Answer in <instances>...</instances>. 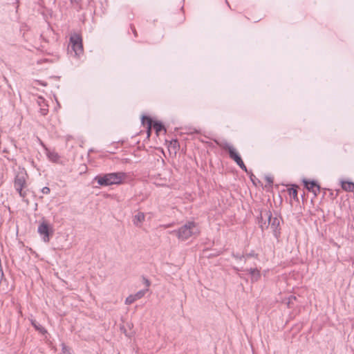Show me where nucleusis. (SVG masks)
Returning a JSON list of instances; mask_svg holds the SVG:
<instances>
[{
    "instance_id": "412c9836",
    "label": "nucleus",
    "mask_w": 354,
    "mask_h": 354,
    "mask_svg": "<svg viewBox=\"0 0 354 354\" xmlns=\"http://www.w3.org/2000/svg\"><path fill=\"white\" fill-rule=\"evenodd\" d=\"M50 192V189L49 187H44L42 189H41V192L44 194H48Z\"/></svg>"
},
{
    "instance_id": "6ab92c4d",
    "label": "nucleus",
    "mask_w": 354,
    "mask_h": 354,
    "mask_svg": "<svg viewBox=\"0 0 354 354\" xmlns=\"http://www.w3.org/2000/svg\"><path fill=\"white\" fill-rule=\"evenodd\" d=\"M289 194L294 199L297 198V191L296 189L291 188L289 189Z\"/></svg>"
},
{
    "instance_id": "2eb2a0df",
    "label": "nucleus",
    "mask_w": 354,
    "mask_h": 354,
    "mask_svg": "<svg viewBox=\"0 0 354 354\" xmlns=\"http://www.w3.org/2000/svg\"><path fill=\"white\" fill-rule=\"evenodd\" d=\"M244 255H245V261H246L247 259H248L249 258H251V257H254L255 259H259V254L254 251V250H251L250 252L248 253H244Z\"/></svg>"
},
{
    "instance_id": "9b49d317",
    "label": "nucleus",
    "mask_w": 354,
    "mask_h": 354,
    "mask_svg": "<svg viewBox=\"0 0 354 354\" xmlns=\"http://www.w3.org/2000/svg\"><path fill=\"white\" fill-rule=\"evenodd\" d=\"M145 219V215L143 212H139L133 217V223L136 227H140Z\"/></svg>"
},
{
    "instance_id": "0eeeda50",
    "label": "nucleus",
    "mask_w": 354,
    "mask_h": 354,
    "mask_svg": "<svg viewBox=\"0 0 354 354\" xmlns=\"http://www.w3.org/2000/svg\"><path fill=\"white\" fill-rule=\"evenodd\" d=\"M145 122H147L148 126V132H149V130L151 127L154 129L157 134H158L162 131H165V132H166V129L164 125L160 122L153 121L151 118L143 115L142 117V123L145 124Z\"/></svg>"
},
{
    "instance_id": "393cba45",
    "label": "nucleus",
    "mask_w": 354,
    "mask_h": 354,
    "mask_svg": "<svg viewBox=\"0 0 354 354\" xmlns=\"http://www.w3.org/2000/svg\"><path fill=\"white\" fill-rule=\"evenodd\" d=\"M266 180L270 184H272L273 183V180H272V177H266Z\"/></svg>"
},
{
    "instance_id": "bb28decb",
    "label": "nucleus",
    "mask_w": 354,
    "mask_h": 354,
    "mask_svg": "<svg viewBox=\"0 0 354 354\" xmlns=\"http://www.w3.org/2000/svg\"><path fill=\"white\" fill-rule=\"evenodd\" d=\"M171 224H168V225H163V227H164L165 228L169 227H171Z\"/></svg>"
},
{
    "instance_id": "6e6552de",
    "label": "nucleus",
    "mask_w": 354,
    "mask_h": 354,
    "mask_svg": "<svg viewBox=\"0 0 354 354\" xmlns=\"http://www.w3.org/2000/svg\"><path fill=\"white\" fill-rule=\"evenodd\" d=\"M221 147L224 150H227L229 153V156L232 159L236 164H239L242 161V159L239 154L236 152V149L232 145L228 142H224L220 144Z\"/></svg>"
},
{
    "instance_id": "4468645a",
    "label": "nucleus",
    "mask_w": 354,
    "mask_h": 354,
    "mask_svg": "<svg viewBox=\"0 0 354 354\" xmlns=\"http://www.w3.org/2000/svg\"><path fill=\"white\" fill-rule=\"evenodd\" d=\"M47 156H48V159L50 161L53 162H58V160H59V159L60 158L59 154L57 152L54 151H48Z\"/></svg>"
},
{
    "instance_id": "5701e85b",
    "label": "nucleus",
    "mask_w": 354,
    "mask_h": 354,
    "mask_svg": "<svg viewBox=\"0 0 354 354\" xmlns=\"http://www.w3.org/2000/svg\"><path fill=\"white\" fill-rule=\"evenodd\" d=\"M143 281L145 286H147V288L150 286L151 283L149 279H146L145 277H143Z\"/></svg>"
},
{
    "instance_id": "f8f14e48",
    "label": "nucleus",
    "mask_w": 354,
    "mask_h": 354,
    "mask_svg": "<svg viewBox=\"0 0 354 354\" xmlns=\"http://www.w3.org/2000/svg\"><path fill=\"white\" fill-rule=\"evenodd\" d=\"M31 325L35 328V329L40 333L42 335H46L48 332L47 330L42 326L41 324L37 322L35 319H30Z\"/></svg>"
},
{
    "instance_id": "dca6fc26",
    "label": "nucleus",
    "mask_w": 354,
    "mask_h": 354,
    "mask_svg": "<svg viewBox=\"0 0 354 354\" xmlns=\"http://www.w3.org/2000/svg\"><path fill=\"white\" fill-rule=\"evenodd\" d=\"M148 290L149 289L146 288L137 292L136 294L133 295L136 299L138 300L143 297Z\"/></svg>"
},
{
    "instance_id": "a878e982",
    "label": "nucleus",
    "mask_w": 354,
    "mask_h": 354,
    "mask_svg": "<svg viewBox=\"0 0 354 354\" xmlns=\"http://www.w3.org/2000/svg\"><path fill=\"white\" fill-rule=\"evenodd\" d=\"M296 299V297L295 296H290L289 297V301H288V306H290V304L292 299Z\"/></svg>"
},
{
    "instance_id": "b1692460",
    "label": "nucleus",
    "mask_w": 354,
    "mask_h": 354,
    "mask_svg": "<svg viewBox=\"0 0 354 354\" xmlns=\"http://www.w3.org/2000/svg\"><path fill=\"white\" fill-rule=\"evenodd\" d=\"M48 109H41V113L42 115H45L47 114Z\"/></svg>"
},
{
    "instance_id": "f257e3e1",
    "label": "nucleus",
    "mask_w": 354,
    "mask_h": 354,
    "mask_svg": "<svg viewBox=\"0 0 354 354\" xmlns=\"http://www.w3.org/2000/svg\"><path fill=\"white\" fill-rule=\"evenodd\" d=\"M169 233L175 235L179 241H185L192 236L199 234L198 224L194 221H187L177 230L169 231Z\"/></svg>"
},
{
    "instance_id": "1a4fd4ad",
    "label": "nucleus",
    "mask_w": 354,
    "mask_h": 354,
    "mask_svg": "<svg viewBox=\"0 0 354 354\" xmlns=\"http://www.w3.org/2000/svg\"><path fill=\"white\" fill-rule=\"evenodd\" d=\"M305 187L310 192H313L315 196H317L320 191V186L315 180H303Z\"/></svg>"
},
{
    "instance_id": "4be33fe9",
    "label": "nucleus",
    "mask_w": 354,
    "mask_h": 354,
    "mask_svg": "<svg viewBox=\"0 0 354 354\" xmlns=\"http://www.w3.org/2000/svg\"><path fill=\"white\" fill-rule=\"evenodd\" d=\"M62 350L64 353H66L69 351L68 347L64 343L62 344Z\"/></svg>"
},
{
    "instance_id": "423d86ee",
    "label": "nucleus",
    "mask_w": 354,
    "mask_h": 354,
    "mask_svg": "<svg viewBox=\"0 0 354 354\" xmlns=\"http://www.w3.org/2000/svg\"><path fill=\"white\" fill-rule=\"evenodd\" d=\"M37 232L41 236L44 242L48 243L50 241V235L53 233L52 227L44 219L39 225Z\"/></svg>"
},
{
    "instance_id": "aec40b11",
    "label": "nucleus",
    "mask_w": 354,
    "mask_h": 354,
    "mask_svg": "<svg viewBox=\"0 0 354 354\" xmlns=\"http://www.w3.org/2000/svg\"><path fill=\"white\" fill-rule=\"evenodd\" d=\"M239 167L243 169V171L248 172V170H247V167L245 165L243 161L242 160L241 162H239V164H237Z\"/></svg>"
},
{
    "instance_id": "cd10ccee",
    "label": "nucleus",
    "mask_w": 354,
    "mask_h": 354,
    "mask_svg": "<svg viewBox=\"0 0 354 354\" xmlns=\"http://www.w3.org/2000/svg\"><path fill=\"white\" fill-rule=\"evenodd\" d=\"M233 269H234V270H236V272H238V271H240V270H241V269H239V268H237V267H234V268H233Z\"/></svg>"
},
{
    "instance_id": "c85d7f7f",
    "label": "nucleus",
    "mask_w": 354,
    "mask_h": 354,
    "mask_svg": "<svg viewBox=\"0 0 354 354\" xmlns=\"http://www.w3.org/2000/svg\"><path fill=\"white\" fill-rule=\"evenodd\" d=\"M132 30H133V32L134 35H136V30H135L134 28H132Z\"/></svg>"
},
{
    "instance_id": "7ed1b4c3",
    "label": "nucleus",
    "mask_w": 354,
    "mask_h": 354,
    "mask_svg": "<svg viewBox=\"0 0 354 354\" xmlns=\"http://www.w3.org/2000/svg\"><path fill=\"white\" fill-rule=\"evenodd\" d=\"M68 53L75 58L80 59L84 54L82 37L77 33H73L70 37Z\"/></svg>"
},
{
    "instance_id": "ddd939ff",
    "label": "nucleus",
    "mask_w": 354,
    "mask_h": 354,
    "mask_svg": "<svg viewBox=\"0 0 354 354\" xmlns=\"http://www.w3.org/2000/svg\"><path fill=\"white\" fill-rule=\"evenodd\" d=\"M342 188L346 192H353L354 191V183L353 182L349 181H344L341 182Z\"/></svg>"
},
{
    "instance_id": "f3484780",
    "label": "nucleus",
    "mask_w": 354,
    "mask_h": 354,
    "mask_svg": "<svg viewBox=\"0 0 354 354\" xmlns=\"http://www.w3.org/2000/svg\"><path fill=\"white\" fill-rule=\"evenodd\" d=\"M136 301V299L134 295H130L129 296H128L126 298L125 304H127V305H130V304H133Z\"/></svg>"
},
{
    "instance_id": "20e7f679",
    "label": "nucleus",
    "mask_w": 354,
    "mask_h": 354,
    "mask_svg": "<svg viewBox=\"0 0 354 354\" xmlns=\"http://www.w3.org/2000/svg\"><path fill=\"white\" fill-rule=\"evenodd\" d=\"M264 215L268 218V223L267 224L266 221L263 223H261V221H259L260 227L263 230L265 228H268V226L270 225L273 230L274 237L278 238L280 235L279 219L277 217H272V213L270 210L265 211Z\"/></svg>"
},
{
    "instance_id": "a211bd4d",
    "label": "nucleus",
    "mask_w": 354,
    "mask_h": 354,
    "mask_svg": "<svg viewBox=\"0 0 354 354\" xmlns=\"http://www.w3.org/2000/svg\"><path fill=\"white\" fill-rule=\"evenodd\" d=\"M232 257H234V259H236L237 260H242L245 257L244 254H240L239 253H235L234 252H232Z\"/></svg>"
},
{
    "instance_id": "9d476101",
    "label": "nucleus",
    "mask_w": 354,
    "mask_h": 354,
    "mask_svg": "<svg viewBox=\"0 0 354 354\" xmlns=\"http://www.w3.org/2000/svg\"><path fill=\"white\" fill-rule=\"evenodd\" d=\"M245 272H248L251 277L252 282H256L259 280L261 278V272L260 270L257 268H251L249 269L245 270Z\"/></svg>"
},
{
    "instance_id": "39448f33",
    "label": "nucleus",
    "mask_w": 354,
    "mask_h": 354,
    "mask_svg": "<svg viewBox=\"0 0 354 354\" xmlns=\"http://www.w3.org/2000/svg\"><path fill=\"white\" fill-rule=\"evenodd\" d=\"M25 176L26 173L20 171L15 176L14 180L15 189L23 199L26 196V192L24 190L26 183Z\"/></svg>"
},
{
    "instance_id": "f03ea898",
    "label": "nucleus",
    "mask_w": 354,
    "mask_h": 354,
    "mask_svg": "<svg viewBox=\"0 0 354 354\" xmlns=\"http://www.w3.org/2000/svg\"><path fill=\"white\" fill-rule=\"evenodd\" d=\"M124 172H113L96 176L93 180L100 186L106 187L113 185H120L126 179Z\"/></svg>"
}]
</instances>
